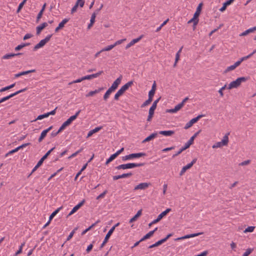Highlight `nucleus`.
Returning a JSON list of instances; mask_svg holds the SVG:
<instances>
[{
    "instance_id": "60",
    "label": "nucleus",
    "mask_w": 256,
    "mask_h": 256,
    "mask_svg": "<svg viewBox=\"0 0 256 256\" xmlns=\"http://www.w3.org/2000/svg\"><path fill=\"white\" fill-rule=\"evenodd\" d=\"M154 94L155 92L150 90L148 92V98L152 100Z\"/></svg>"
},
{
    "instance_id": "21",
    "label": "nucleus",
    "mask_w": 256,
    "mask_h": 256,
    "mask_svg": "<svg viewBox=\"0 0 256 256\" xmlns=\"http://www.w3.org/2000/svg\"><path fill=\"white\" fill-rule=\"evenodd\" d=\"M192 22H193L194 30L196 25L198 22V18H194V15L193 18H191L190 20H189L188 22V24H190Z\"/></svg>"
},
{
    "instance_id": "62",
    "label": "nucleus",
    "mask_w": 256,
    "mask_h": 256,
    "mask_svg": "<svg viewBox=\"0 0 256 256\" xmlns=\"http://www.w3.org/2000/svg\"><path fill=\"white\" fill-rule=\"evenodd\" d=\"M84 80V77H82V78H78V79H77V80H74L73 82H72L70 83V84L80 82H82Z\"/></svg>"
},
{
    "instance_id": "64",
    "label": "nucleus",
    "mask_w": 256,
    "mask_h": 256,
    "mask_svg": "<svg viewBox=\"0 0 256 256\" xmlns=\"http://www.w3.org/2000/svg\"><path fill=\"white\" fill-rule=\"evenodd\" d=\"M192 145L188 142H186L184 144V146H182V149H184V150H186L187 148H188L190 146Z\"/></svg>"
},
{
    "instance_id": "54",
    "label": "nucleus",
    "mask_w": 256,
    "mask_h": 256,
    "mask_svg": "<svg viewBox=\"0 0 256 256\" xmlns=\"http://www.w3.org/2000/svg\"><path fill=\"white\" fill-rule=\"evenodd\" d=\"M184 150V149H182V148H181L180 149V150L178 152H177L174 154H173V156H172V158H174L176 157V156H178V155L180 154Z\"/></svg>"
},
{
    "instance_id": "19",
    "label": "nucleus",
    "mask_w": 256,
    "mask_h": 256,
    "mask_svg": "<svg viewBox=\"0 0 256 256\" xmlns=\"http://www.w3.org/2000/svg\"><path fill=\"white\" fill-rule=\"evenodd\" d=\"M159 134L164 136H171L174 134V130H162L159 132Z\"/></svg>"
},
{
    "instance_id": "40",
    "label": "nucleus",
    "mask_w": 256,
    "mask_h": 256,
    "mask_svg": "<svg viewBox=\"0 0 256 256\" xmlns=\"http://www.w3.org/2000/svg\"><path fill=\"white\" fill-rule=\"evenodd\" d=\"M68 21V18H64L59 24L58 26H60V28H62L64 26V24Z\"/></svg>"
},
{
    "instance_id": "8",
    "label": "nucleus",
    "mask_w": 256,
    "mask_h": 256,
    "mask_svg": "<svg viewBox=\"0 0 256 256\" xmlns=\"http://www.w3.org/2000/svg\"><path fill=\"white\" fill-rule=\"evenodd\" d=\"M121 77H119L113 82L112 86L109 88V89L112 90V92H114L118 87V85L120 84L121 82Z\"/></svg>"
},
{
    "instance_id": "24",
    "label": "nucleus",
    "mask_w": 256,
    "mask_h": 256,
    "mask_svg": "<svg viewBox=\"0 0 256 256\" xmlns=\"http://www.w3.org/2000/svg\"><path fill=\"white\" fill-rule=\"evenodd\" d=\"M22 54V53H18V54H6L5 55H4L3 56H2V58L3 59H10V58H12L14 56H18V55H21Z\"/></svg>"
},
{
    "instance_id": "38",
    "label": "nucleus",
    "mask_w": 256,
    "mask_h": 256,
    "mask_svg": "<svg viewBox=\"0 0 256 256\" xmlns=\"http://www.w3.org/2000/svg\"><path fill=\"white\" fill-rule=\"evenodd\" d=\"M152 100L150 98H148L147 100H146L140 106L142 108H144L145 106L150 104Z\"/></svg>"
},
{
    "instance_id": "22",
    "label": "nucleus",
    "mask_w": 256,
    "mask_h": 256,
    "mask_svg": "<svg viewBox=\"0 0 256 256\" xmlns=\"http://www.w3.org/2000/svg\"><path fill=\"white\" fill-rule=\"evenodd\" d=\"M202 3H200L198 6L196 8V12H194V18H198L200 14V12L202 10Z\"/></svg>"
},
{
    "instance_id": "63",
    "label": "nucleus",
    "mask_w": 256,
    "mask_h": 256,
    "mask_svg": "<svg viewBox=\"0 0 256 256\" xmlns=\"http://www.w3.org/2000/svg\"><path fill=\"white\" fill-rule=\"evenodd\" d=\"M102 73H103V71L102 70V71H100V72H98L97 73L92 74L93 78L99 76Z\"/></svg>"
},
{
    "instance_id": "35",
    "label": "nucleus",
    "mask_w": 256,
    "mask_h": 256,
    "mask_svg": "<svg viewBox=\"0 0 256 256\" xmlns=\"http://www.w3.org/2000/svg\"><path fill=\"white\" fill-rule=\"evenodd\" d=\"M128 177V173L124 174L121 175L114 176H113L114 180H117L121 178H124Z\"/></svg>"
},
{
    "instance_id": "43",
    "label": "nucleus",
    "mask_w": 256,
    "mask_h": 256,
    "mask_svg": "<svg viewBox=\"0 0 256 256\" xmlns=\"http://www.w3.org/2000/svg\"><path fill=\"white\" fill-rule=\"evenodd\" d=\"M26 1H27V0H23L22 2L18 6V8L17 9V10H16L17 12H20V10H22L24 5L26 4Z\"/></svg>"
},
{
    "instance_id": "45",
    "label": "nucleus",
    "mask_w": 256,
    "mask_h": 256,
    "mask_svg": "<svg viewBox=\"0 0 256 256\" xmlns=\"http://www.w3.org/2000/svg\"><path fill=\"white\" fill-rule=\"evenodd\" d=\"M114 44H111V45H110V46H108L102 48V51H103V52H104V51H108V50H111L114 47Z\"/></svg>"
},
{
    "instance_id": "5",
    "label": "nucleus",
    "mask_w": 256,
    "mask_h": 256,
    "mask_svg": "<svg viewBox=\"0 0 256 256\" xmlns=\"http://www.w3.org/2000/svg\"><path fill=\"white\" fill-rule=\"evenodd\" d=\"M128 89V82L126 83L124 86H123L116 94L114 96V100H118V98L120 96H122L124 92Z\"/></svg>"
},
{
    "instance_id": "29",
    "label": "nucleus",
    "mask_w": 256,
    "mask_h": 256,
    "mask_svg": "<svg viewBox=\"0 0 256 256\" xmlns=\"http://www.w3.org/2000/svg\"><path fill=\"white\" fill-rule=\"evenodd\" d=\"M182 48V47L177 52V53L176 54L175 62H174V63L173 66L174 67L176 66V64H177L178 62V60H180V54L181 52Z\"/></svg>"
},
{
    "instance_id": "26",
    "label": "nucleus",
    "mask_w": 256,
    "mask_h": 256,
    "mask_svg": "<svg viewBox=\"0 0 256 256\" xmlns=\"http://www.w3.org/2000/svg\"><path fill=\"white\" fill-rule=\"evenodd\" d=\"M204 234L203 232L195 233V234H192L184 236H183V238H184V239H186V238H191L195 237L196 236H198L202 234Z\"/></svg>"
},
{
    "instance_id": "30",
    "label": "nucleus",
    "mask_w": 256,
    "mask_h": 256,
    "mask_svg": "<svg viewBox=\"0 0 256 256\" xmlns=\"http://www.w3.org/2000/svg\"><path fill=\"white\" fill-rule=\"evenodd\" d=\"M142 35L140 36L138 38H134V39L132 40H131L129 42V47L131 46H133L134 44H135L136 43L139 42L142 39Z\"/></svg>"
},
{
    "instance_id": "15",
    "label": "nucleus",
    "mask_w": 256,
    "mask_h": 256,
    "mask_svg": "<svg viewBox=\"0 0 256 256\" xmlns=\"http://www.w3.org/2000/svg\"><path fill=\"white\" fill-rule=\"evenodd\" d=\"M157 136H158L157 132L152 133L151 134H150L149 136L146 137L145 139H144L142 140V143H145L146 142H149V141L152 140V139H154V138H155Z\"/></svg>"
},
{
    "instance_id": "51",
    "label": "nucleus",
    "mask_w": 256,
    "mask_h": 256,
    "mask_svg": "<svg viewBox=\"0 0 256 256\" xmlns=\"http://www.w3.org/2000/svg\"><path fill=\"white\" fill-rule=\"evenodd\" d=\"M236 68L234 66L233 64V65H232L230 66H228L226 69L224 71V72H230V70H234V69H235Z\"/></svg>"
},
{
    "instance_id": "13",
    "label": "nucleus",
    "mask_w": 256,
    "mask_h": 256,
    "mask_svg": "<svg viewBox=\"0 0 256 256\" xmlns=\"http://www.w3.org/2000/svg\"><path fill=\"white\" fill-rule=\"evenodd\" d=\"M52 128V126H50L47 129L43 130L41 134H40V136L38 140V142H41L42 140L46 137V134Z\"/></svg>"
},
{
    "instance_id": "1",
    "label": "nucleus",
    "mask_w": 256,
    "mask_h": 256,
    "mask_svg": "<svg viewBox=\"0 0 256 256\" xmlns=\"http://www.w3.org/2000/svg\"><path fill=\"white\" fill-rule=\"evenodd\" d=\"M248 80L246 77L238 78L236 80L232 82L227 88L228 89L230 90L234 88H237L240 86L242 82H245Z\"/></svg>"
},
{
    "instance_id": "46",
    "label": "nucleus",
    "mask_w": 256,
    "mask_h": 256,
    "mask_svg": "<svg viewBox=\"0 0 256 256\" xmlns=\"http://www.w3.org/2000/svg\"><path fill=\"white\" fill-rule=\"evenodd\" d=\"M254 250V248H248L246 249V252L243 254L242 256H248Z\"/></svg>"
},
{
    "instance_id": "2",
    "label": "nucleus",
    "mask_w": 256,
    "mask_h": 256,
    "mask_svg": "<svg viewBox=\"0 0 256 256\" xmlns=\"http://www.w3.org/2000/svg\"><path fill=\"white\" fill-rule=\"evenodd\" d=\"M55 148V147L52 148L40 159V160L38 162L36 166L34 168L30 174L28 175V177L32 174L43 163L44 161L48 158V156L54 150Z\"/></svg>"
},
{
    "instance_id": "49",
    "label": "nucleus",
    "mask_w": 256,
    "mask_h": 256,
    "mask_svg": "<svg viewBox=\"0 0 256 256\" xmlns=\"http://www.w3.org/2000/svg\"><path fill=\"white\" fill-rule=\"evenodd\" d=\"M47 117H48V114L47 113L44 114H41V115L38 116L37 117L36 120H42V119H43L44 118H47Z\"/></svg>"
},
{
    "instance_id": "4",
    "label": "nucleus",
    "mask_w": 256,
    "mask_h": 256,
    "mask_svg": "<svg viewBox=\"0 0 256 256\" xmlns=\"http://www.w3.org/2000/svg\"><path fill=\"white\" fill-rule=\"evenodd\" d=\"M52 34L47 36L45 38L42 40L34 48V50L36 51L40 48L43 47L50 39Z\"/></svg>"
},
{
    "instance_id": "32",
    "label": "nucleus",
    "mask_w": 256,
    "mask_h": 256,
    "mask_svg": "<svg viewBox=\"0 0 256 256\" xmlns=\"http://www.w3.org/2000/svg\"><path fill=\"white\" fill-rule=\"evenodd\" d=\"M144 164V163H129V168H132L135 167L143 166Z\"/></svg>"
},
{
    "instance_id": "50",
    "label": "nucleus",
    "mask_w": 256,
    "mask_h": 256,
    "mask_svg": "<svg viewBox=\"0 0 256 256\" xmlns=\"http://www.w3.org/2000/svg\"><path fill=\"white\" fill-rule=\"evenodd\" d=\"M18 151V150L17 148H14L12 150H10L9 152L6 153L5 155V156L7 157L8 156H9L10 154H12L14 153L17 152Z\"/></svg>"
},
{
    "instance_id": "18",
    "label": "nucleus",
    "mask_w": 256,
    "mask_h": 256,
    "mask_svg": "<svg viewBox=\"0 0 256 256\" xmlns=\"http://www.w3.org/2000/svg\"><path fill=\"white\" fill-rule=\"evenodd\" d=\"M102 128V126L96 127L95 128L90 130L86 138H90L91 136L94 134L98 132Z\"/></svg>"
},
{
    "instance_id": "53",
    "label": "nucleus",
    "mask_w": 256,
    "mask_h": 256,
    "mask_svg": "<svg viewBox=\"0 0 256 256\" xmlns=\"http://www.w3.org/2000/svg\"><path fill=\"white\" fill-rule=\"evenodd\" d=\"M96 15V12H94L92 13V14L91 18H90V22L94 23Z\"/></svg>"
},
{
    "instance_id": "42",
    "label": "nucleus",
    "mask_w": 256,
    "mask_h": 256,
    "mask_svg": "<svg viewBox=\"0 0 256 256\" xmlns=\"http://www.w3.org/2000/svg\"><path fill=\"white\" fill-rule=\"evenodd\" d=\"M256 52V49L253 51L252 52L251 54H250L246 56H244V57H242L240 58V60L242 62L244 60H247L248 58H250V57H251L254 54H255Z\"/></svg>"
},
{
    "instance_id": "14",
    "label": "nucleus",
    "mask_w": 256,
    "mask_h": 256,
    "mask_svg": "<svg viewBox=\"0 0 256 256\" xmlns=\"http://www.w3.org/2000/svg\"><path fill=\"white\" fill-rule=\"evenodd\" d=\"M146 154L144 152H140V153H136V154H129V160L138 158L142 156H146Z\"/></svg>"
},
{
    "instance_id": "57",
    "label": "nucleus",
    "mask_w": 256,
    "mask_h": 256,
    "mask_svg": "<svg viewBox=\"0 0 256 256\" xmlns=\"http://www.w3.org/2000/svg\"><path fill=\"white\" fill-rule=\"evenodd\" d=\"M250 162V160H244L239 164V166H244L248 164Z\"/></svg>"
},
{
    "instance_id": "31",
    "label": "nucleus",
    "mask_w": 256,
    "mask_h": 256,
    "mask_svg": "<svg viewBox=\"0 0 256 256\" xmlns=\"http://www.w3.org/2000/svg\"><path fill=\"white\" fill-rule=\"evenodd\" d=\"M232 3L230 2L229 0H226L225 2L223 4L222 6L220 9V12H224L226 10L227 6L230 5Z\"/></svg>"
},
{
    "instance_id": "37",
    "label": "nucleus",
    "mask_w": 256,
    "mask_h": 256,
    "mask_svg": "<svg viewBox=\"0 0 256 256\" xmlns=\"http://www.w3.org/2000/svg\"><path fill=\"white\" fill-rule=\"evenodd\" d=\"M117 157L116 155L114 154L110 156L106 160V164H108L112 161L114 159H115Z\"/></svg>"
},
{
    "instance_id": "61",
    "label": "nucleus",
    "mask_w": 256,
    "mask_h": 256,
    "mask_svg": "<svg viewBox=\"0 0 256 256\" xmlns=\"http://www.w3.org/2000/svg\"><path fill=\"white\" fill-rule=\"evenodd\" d=\"M77 118V117L75 115H74V116H71L70 118H68L67 120L68 121V122L71 124L72 122L75 120L76 118Z\"/></svg>"
},
{
    "instance_id": "52",
    "label": "nucleus",
    "mask_w": 256,
    "mask_h": 256,
    "mask_svg": "<svg viewBox=\"0 0 256 256\" xmlns=\"http://www.w3.org/2000/svg\"><path fill=\"white\" fill-rule=\"evenodd\" d=\"M183 106H182V104L180 103L178 105H176L174 108L175 110L177 112L178 111L180 110Z\"/></svg>"
},
{
    "instance_id": "36",
    "label": "nucleus",
    "mask_w": 256,
    "mask_h": 256,
    "mask_svg": "<svg viewBox=\"0 0 256 256\" xmlns=\"http://www.w3.org/2000/svg\"><path fill=\"white\" fill-rule=\"evenodd\" d=\"M70 124L68 122V120L64 122L61 126L59 128V132H62L63 130L67 126H68Z\"/></svg>"
},
{
    "instance_id": "55",
    "label": "nucleus",
    "mask_w": 256,
    "mask_h": 256,
    "mask_svg": "<svg viewBox=\"0 0 256 256\" xmlns=\"http://www.w3.org/2000/svg\"><path fill=\"white\" fill-rule=\"evenodd\" d=\"M30 144V143H29V142L26 143V144H22L21 146L17 147L16 148H17L18 150H20L22 149V148H24L26 147V146H29Z\"/></svg>"
},
{
    "instance_id": "56",
    "label": "nucleus",
    "mask_w": 256,
    "mask_h": 256,
    "mask_svg": "<svg viewBox=\"0 0 256 256\" xmlns=\"http://www.w3.org/2000/svg\"><path fill=\"white\" fill-rule=\"evenodd\" d=\"M36 72V70L34 69V70H27V71L22 72H22V76H24V75H26V74H28L31 72Z\"/></svg>"
},
{
    "instance_id": "25",
    "label": "nucleus",
    "mask_w": 256,
    "mask_h": 256,
    "mask_svg": "<svg viewBox=\"0 0 256 256\" xmlns=\"http://www.w3.org/2000/svg\"><path fill=\"white\" fill-rule=\"evenodd\" d=\"M171 211V208H168L166 209L164 211L162 212L161 214H160L158 218L160 220L163 217H164L166 215V214Z\"/></svg>"
},
{
    "instance_id": "3",
    "label": "nucleus",
    "mask_w": 256,
    "mask_h": 256,
    "mask_svg": "<svg viewBox=\"0 0 256 256\" xmlns=\"http://www.w3.org/2000/svg\"><path fill=\"white\" fill-rule=\"evenodd\" d=\"M229 133L226 134L224 137L221 142H217L212 146L213 148H220L222 146H226L228 142V137Z\"/></svg>"
},
{
    "instance_id": "44",
    "label": "nucleus",
    "mask_w": 256,
    "mask_h": 256,
    "mask_svg": "<svg viewBox=\"0 0 256 256\" xmlns=\"http://www.w3.org/2000/svg\"><path fill=\"white\" fill-rule=\"evenodd\" d=\"M255 228V226H248L245 229V230L244 231V233L248 232H252Z\"/></svg>"
},
{
    "instance_id": "58",
    "label": "nucleus",
    "mask_w": 256,
    "mask_h": 256,
    "mask_svg": "<svg viewBox=\"0 0 256 256\" xmlns=\"http://www.w3.org/2000/svg\"><path fill=\"white\" fill-rule=\"evenodd\" d=\"M160 97L158 98L157 100H155L154 102L152 103V107H154V108H156L157 106V104L159 102V100H160Z\"/></svg>"
},
{
    "instance_id": "28",
    "label": "nucleus",
    "mask_w": 256,
    "mask_h": 256,
    "mask_svg": "<svg viewBox=\"0 0 256 256\" xmlns=\"http://www.w3.org/2000/svg\"><path fill=\"white\" fill-rule=\"evenodd\" d=\"M192 166L188 164L187 165L184 166L182 170H180V176H182L184 172H186V170L190 169V168H191Z\"/></svg>"
},
{
    "instance_id": "47",
    "label": "nucleus",
    "mask_w": 256,
    "mask_h": 256,
    "mask_svg": "<svg viewBox=\"0 0 256 256\" xmlns=\"http://www.w3.org/2000/svg\"><path fill=\"white\" fill-rule=\"evenodd\" d=\"M226 88V84H224L222 87L218 91V93L220 94L221 97H223L224 96V93L222 91L224 90Z\"/></svg>"
},
{
    "instance_id": "33",
    "label": "nucleus",
    "mask_w": 256,
    "mask_h": 256,
    "mask_svg": "<svg viewBox=\"0 0 256 256\" xmlns=\"http://www.w3.org/2000/svg\"><path fill=\"white\" fill-rule=\"evenodd\" d=\"M62 207H60L58 208H57L56 210H55L54 212H52V214L50 215L49 217V220L50 221H51L54 218V216L59 212L60 209H62Z\"/></svg>"
},
{
    "instance_id": "20",
    "label": "nucleus",
    "mask_w": 256,
    "mask_h": 256,
    "mask_svg": "<svg viewBox=\"0 0 256 256\" xmlns=\"http://www.w3.org/2000/svg\"><path fill=\"white\" fill-rule=\"evenodd\" d=\"M142 213V210H138L136 214L134 216H133L130 220H129V222H132L136 221L141 215Z\"/></svg>"
},
{
    "instance_id": "39",
    "label": "nucleus",
    "mask_w": 256,
    "mask_h": 256,
    "mask_svg": "<svg viewBox=\"0 0 256 256\" xmlns=\"http://www.w3.org/2000/svg\"><path fill=\"white\" fill-rule=\"evenodd\" d=\"M112 92L108 88L104 96V100H106Z\"/></svg>"
},
{
    "instance_id": "16",
    "label": "nucleus",
    "mask_w": 256,
    "mask_h": 256,
    "mask_svg": "<svg viewBox=\"0 0 256 256\" xmlns=\"http://www.w3.org/2000/svg\"><path fill=\"white\" fill-rule=\"evenodd\" d=\"M156 108L154 107L150 106L149 112H148V116L147 118V121H150L152 120V118L154 116V110Z\"/></svg>"
},
{
    "instance_id": "59",
    "label": "nucleus",
    "mask_w": 256,
    "mask_h": 256,
    "mask_svg": "<svg viewBox=\"0 0 256 256\" xmlns=\"http://www.w3.org/2000/svg\"><path fill=\"white\" fill-rule=\"evenodd\" d=\"M106 192H107L106 190L104 191L101 194H100L99 196H97L96 200H99L100 198H103L105 196Z\"/></svg>"
},
{
    "instance_id": "12",
    "label": "nucleus",
    "mask_w": 256,
    "mask_h": 256,
    "mask_svg": "<svg viewBox=\"0 0 256 256\" xmlns=\"http://www.w3.org/2000/svg\"><path fill=\"white\" fill-rule=\"evenodd\" d=\"M79 2H80V6L81 8L83 7L84 4V2L83 0H77V2L76 3L75 5L72 8V10H71L72 14H73L76 11L77 8L79 4Z\"/></svg>"
},
{
    "instance_id": "11",
    "label": "nucleus",
    "mask_w": 256,
    "mask_h": 256,
    "mask_svg": "<svg viewBox=\"0 0 256 256\" xmlns=\"http://www.w3.org/2000/svg\"><path fill=\"white\" fill-rule=\"evenodd\" d=\"M113 232H114L113 228H110L109 230V231L107 233V234H106V236H105L104 240L103 241L102 243V244L100 246V248H102L104 246V244L107 242L108 240L109 239V238H110V236L112 235V234Z\"/></svg>"
},
{
    "instance_id": "23",
    "label": "nucleus",
    "mask_w": 256,
    "mask_h": 256,
    "mask_svg": "<svg viewBox=\"0 0 256 256\" xmlns=\"http://www.w3.org/2000/svg\"><path fill=\"white\" fill-rule=\"evenodd\" d=\"M104 89V88H100L97 90H94V91H90V92L87 94H86V96H93L94 94H97V93H98L100 92V91H102V90H103Z\"/></svg>"
},
{
    "instance_id": "9",
    "label": "nucleus",
    "mask_w": 256,
    "mask_h": 256,
    "mask_svg": "<svg viewBox=\"0 0 256 256\" xmlns=\"http://www.w3.org/2000/svg\"><path fill=\"white\" fill-rule=\"evenodd\" d=\"M85 202V200H83L81 202L78 204L77 205L74 206L70 212L68 214V216H71L76 212Z\"/></svg>"
},
{
    "instance_id": "27",
    "label": "nucleus",
    "mask_w": 256,
    "mask_h": 256,
    "mask_svg": "<svg viewBox=\"0 0 256 256\" xmlns=\"http://www.w3.org/2000/svg\"><path fill=\"white\" fill-rule=\"evenodd\" d=\"M154 230H152L148 232V234H146L143 238H142L140 241H144L146 239L149 238L150 237H151L154 234Z\"/></svg>"
},
{
    "instance_id": "7",
    "label": "nucleus",
    "mask_w": 256,
    "mask_h": 256,
    "mask_svg": "<svg viewBox=\"0 0 256 256\" xmlns=\"http://www.w3.org/2000/svg\"><path fill=\"white\" fill-rule=\"evenodd\" d=\"M26 90V88L20 90H18L14 93H12V94H10L9 96L4 97L0 100V102L2 103V102L9 100L11 98H12L13 96H14L20 93L25 92Z\"/></svg>"
},
{
    "instance_id": "48",
    "label": "nucleus",
    "mask_w": 256,
    "mask_h": 256,
    "mask_svg": "<svg viewBox=\"0 0 256 256\" xmlns=\"http://www.w3.org/2000/svg\"><path fill=\"white\" fill-rule=\"evenodd\" d=\"M78 229L77 228H76L69 234V236H68L67 238H66V240H70L72 238V237L73 236L74 234L76 232V230Z\"/></svg>"
},
{
    "instance_id": "6",
    "label": "nucleus",
    "mask_w": 256,
    "mask_h": 256,
    "mask_svg": "<svg viewBox=\"0 0 256 256\" xmlns=\"http://www.w3.org/2000/svg\"><path fill=\"white\" fill-rule=\"evenodd\" d=\"M204 116L202 114H200L196 117L192 118L190 122L186 124L184 128V129H188L190 127H191L194 124L200 120V118L203 117Z\"/></svg>"
},
{
    "instance_id": "17",
    "label": "nucleus",
    "mask_w": 256,
    "mask_h": 256,
    "mask_svg": "<svg viewBox=\"0 0 256 256\" xmlns=\"http://www.w3.org/2000/svg\"><path fill=\"white\" fill-rule=\"evenodd\" d=\"M48 26V24L46 22H43L40 25L36 27V34H39L41 31Z\"/></svg>"
},
{
    "instance_id": "34",
    "label": "nucleus",
    "mask_w": 256,
    "mask_h": 256,
    "mask_svg": "<svg viewBox=\"0 0 256 256\" xmlns=\"http://www.w3.org/2000/svg\"><path fill=\"white\" fill-rule=\"evenodd\" d=\"M30 44V43H24V44H20L18 46H16L14 48L15 50L16 51H18V50H21L22 48L26 46H28Z\"/></svg>"
},
{
    "instance_id": "41",
    "label": "nucleus",
    "mask_w": 256,
    "mask_h": 256,
    "mask_svg": "<svg viewBox=\"0 0 256 256\" xmlns=\"http://www.w3.org/2000/svg\"><path fill=\"white\" fill-rule=\"evenodd\" d=\"M116 168L117 170L128 169V164L119 165V166H117Z\"/></svg>"
},
{
    "instance_id": "10",
    "label": "nucleus",
    "mask_w": 256,
    "mask_h": 256,
    "mask_svg": "<svg viewBox=\"0 0 256 256\" xmlns=\"http://www.w3.org/2000/svg\"><path fill=\"white\" fill-rule=\"evenodd\" d=\"M150 185V183H148V182H142L140 183L139 184L136 186L134 188V190H144L148 187Z\"/></svg>"
}]
</instances>
